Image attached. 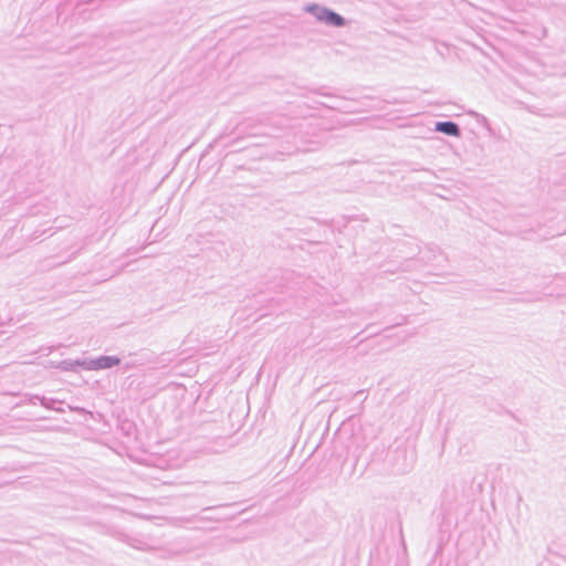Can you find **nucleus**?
Segmentation results:
<instances>
[{
  "label": "nucleus",
  "instance_id": "f257e3e1",
  "mask_svg": "<svg viewBox=\"0 0 566 566\" xmlns=\"http://www.w3.org/2000/svg\"><path fill=\"white\" fill-rule=\"evenodd\" d=\"M310 11L314 12L318 20L327 24H333L336 27L344 25V19L333 11H329L327 9H321L317 7L310 8Z\"/></svg>",
  "mask_w": 566,
  "mask_h": 566
},
{
  "label": "nucleus",
  "instance_id": "f03ea898",
  "mask_svg": "<svg viewBox=\"0 0 566 566\" xmlns=\"http://www.w3.org/2000/svg\"><path fill=\"white\" fill-rule=\"evenodd\" d=\"M120 359L114 356H101L88 363V368L92 370L107 369L117 366Z\"/></svg>",
  "mask_w": 566,
  "mask_h": 566
},
{
  "label": "nucleus",
  "instance_id": "7ed1b4c3",
  "mask_svg": "<svg viewBox=\"0 0 566 566\" xmlns=\"http://www.w3.org/2000/svg\"><path fill=\"white\" fill-rule=\"evenodd\" d=\"M436 129L450 136H459V127L452 122H442L436 125Z\"/></svg>",
  "mask_w": 566,
  "mask_h": 566
}]
</instances>
